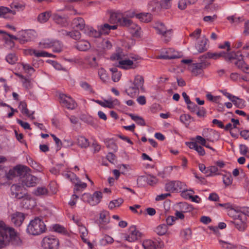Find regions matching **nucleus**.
Wrapping results in <instances>:
<instances>
[{
  "mask_svg": "<svg viewBox=\"0 0 249 249\" xmlns=\"http://www.w3.org/2000/svg\"><path fill=\"white\" fill-rule=\"evenodd\" d=\"M50 18V12H45L39 14L37 17V20L40 23L46 22Z\"/></svg>",
  "mask_w": 249,
  "mask_h": 249,
  "instance_id": "37",
  "label": "nucleus"
},
{
  "mask_svg": "<svg viewBox=\"0 0 249 249\" xmlns=\"http://www.w3.org/2000/svg\"><path fill=\"white\" fill-rule=\"evenodd\" d=\"M46 228L45 225L41 218L36 217L31 220L28 225L27 231L32 235H38L43 232Z\"/></svg>",
  "mask_w": 249,
  "mask_h": 249,
  "instance_id": "2",
  "label": "nucleus"
},
{
  "mask_svg": "<svg viewBox=\"0 0 249 249\" xmlns=\"http://www.w3.org/2000/svg\"><path fill=\"white\" fill-rule=\"evenodd\" d=\"M81 198L83 201L90 205L95 206L100 202L102 198V193L100 191H95L92 195L85 193L82 195Z\"/></svg>",
  "mask_w": 249,
  "mask_h": 249,
  "instance_id": "3",
  "label": "nucleus"
},
{
  "mask_svg": "<svg viewBox=\"0 0 249 249\" xmlns=\"http://www.w3.org/2000/svg\"><path fill=\"white\" fill-rule=\"evenodd\" d=\"M155 28L157 30L158 34L161 35L165 43H167L170 40L172 36V30H168L163 23L160 22H158L156 24Z\"/></svg>",
  "mask_w": 249,
  "mask_h": 249,
  "instance_id": "5",
  "label": "nucleus"
},
{
  "mask_svg": "<svg viewBox=\"0 0 249 249\" xmlns=\"http://www.w3.org/2000/svg\"><path fill=\"white\" fill-rule=\"evenodd\" d=\"M24 171L22 167L17 166L13 169H11L9 171L7 177L9 179H12L15 176H22L24 174Z\"/></svg>",
  "mask_w": 249,
  "mask_h": 249,
  "instance_id": "17",
  "label": "nucleus"
},
{
  "mask_svg": "<svg viewBox=\"0 0 249 249\" xmlns=\"http://www.w3.org/2000/svg\"><path fill=\"white\" fill-rule=\"evenodd\" d=\"M60 103L63 107L69 109H74L77 106L75 101L70 96L63 93L59 94Z\"/></svg>",
  "mask_w": 249,
  "mask_h": 249,
  "instance_id": "8",
  "label": "nucleus"
},
{
  "mask_svg": "<svg viewBox=\"0 0 249 249\" xmlns=\"http://www.w3.org/2000/svg\"><path fill=\"white\" fill-rule=\"evenodd\" d=\"M144 79L142 76L137 75L135 77L132 85L135 87H137L138 88L141 89L142 90H144L143 88Z\"/></svg>",
  "mask_w": 249,
  "mask_h": 249,
  "instance_id": "29",
  "label": "nucleus"
},
{
  "mask_svg": "<svg viewBox=\"0 0 249 249\" xmlns=\"http://www.w3.org/2000/svg\"><path fill=\"white\" fill-rule=\"evenodd\" d=\"M180 207L182 208L181 212L185 213L187 212H190L192 210V207L186 203H180Z\"/></svg>",
  "mask_w": 249,
  "mask_h": 249,
  "instance_id": "50",
  "label": "nucleus"
},
{
  "mask_svg": "<svg viewBox=\"0 0 249 249\" xmlns=\"http://www.w3.org/2000/svg\"><path fill=\"white\" fill-rule=\"evenodd\" d=\"M121 76V73L120 71L115 72L112 74V79L114 82H117L120 80Z\"/></svg>",
  "mask_w": 249,
  "mask_h": 249,
  "instance_id": "63",
  "label": "nucleus"
},
{
  "mask_svg": "<svg viewBox=\"0 0 249 249\" xmlns=\"http://www.w3.org/2000/svg\"><path fill=\"white\" fill-rule=\"evenodd\" d=\"M10 242L15 245H19L21 243V240L15 230L0 221V249L6 246Z\"/></svg>",
  "mask_w": 249,
  "mask_h": 249,
  "instance_id": "1",
  "label": "nucleus"
},
{
  "mask_svg": "<svg viewBox=\"0 0 249 249\" xmlns=\"http://www.w3.org/2000/svg\"><path fill=\"white\" fill-rule=\"evenodd\" d=\"M158 182V179L156 177L149 176L147 179V183L150 185H154Z\"/></svg>",
  "mask_w": 249,
  "mask_h": 249,
  "instance_id": "54",
  "label": "nucleus"
},
{
  "mask_svg": "<svg viewBox=\"0 0 249 249\" xmlns=\"http://www.w3.org/2000/svg\"><path fill=\"white\" fill-rule=\"evenodd\" d=\"M231 54H230V53L225 52H221L219 53H212L208 52L207 53L201 56L200 57V58H212L213 59H217L220 57H223L226 61H228V60H230L231 59L232 57Z\"/></svg>",
  "mask_w": 249,
  "mask_h": 249,
  "instance_id": "11",
  "label": "nucleus"
},
{
  "mask_svg": "<svg viewBox=\"0 0 249 249\" xmlns=\"http://www.w3.org/2000/svg\"><path fill=\"white\" fill-rule=\"evenodd\" d=\"M128 27L135 31V34L136 36H140L139 31L141 30V28L140 27L132 22Z\"/></svg>",
  "mask_w": 249,
  "mask_h": 249,
  "instance_id": "58",
  "label": "nucleus"
},
{
  "mask_svg": "<svg viewBox=\"0 0 249 249\" xmlns=\"http://www.w3.org/2000/svg\"><path fill=\"white\" fill-rule=\"evenodd\" d=\"M77 182H75L74 181L72 182L75 184L74 188V193H78L79 192L82 191L84 189L87 187V184L86 183L81 182L80 180L76 179Z\"/></svg>",
  "mask_w": 249,
  "mask_h": 249,
  "instance_id": "28",
  "label": "nucleus"
},
{
  "mask_svg": "<svg viewBox=\"0 0 249 249\" xmlns=\"http://www.w3.org/2000/svg\"><path fill=\"white\" fill-rule=\"evenodd\" d=\"M136 17L141 21L144 22H149L152 19V15L148 13H143L138 14L136 15Z\"/></svg>",
  "mask_w": 249,
  "mask_h": 249,
  "instance_id": "27",
  "label": "nucleus"
},
{
  "mask_svg": "<svg viewBox=\"0 0 249 249\" xmlns=\"http://www.w3.org/2000/svg\"><path fill=\"white\" fill-rule=\"evenodd\" d=\"M235 98L231 99V101L238 108H242L245 107V102L243 99H240L234 96Z\"/></svg>",
  "mask_w": 249,
  "mask_h": 249,
  "instance_id": "32",
  "label": "nucleus"
},
{
  "mask_svg": "<svg viewBox=\"0 0 249 249\" xmlns=\"http://www.w3.org/2000/svg\"><path fill=\"white\" fill-rule=\"evenodd\" d=\"M196 114L199 117L204 116L206 114V111L203 107H198V109L196 111Z\"/></svg>",
  "mask_w": 249,
  "mask_h": 249,
  "instance_id": "61",
  "label": "nucleus"
},
{
  "mask_svg": "<svg viewBox=\"0 0 249 249\" xmlns=\"http://www.w3.org/2000/svg\"><path fill=\"white\" fill-rule=\"evenodd\" d=\"M208 42V39L203 37L201 40H200L196 46L198 52L200 53L204 52L207 50L206 44Z\"/></svg>",
  "mask_w": 249,
  "mask_h": 249,
  "instance_id": "25",
  "label": "nucleus"
},
{
  "mask_svg": "<svg viewBox=\"0 0 249 249\" xmlns=\"http://www.w3.org/2000/svg\"><path fill=\"white\" fill-rule=\"evenodd\" d=\"M159 57L164 59H172L178 58L179 56L177 52H175L172 49H169L165 54L161 55Z\"/></svg>",
  "mask_w": 249,
  "mask_h": 249,
  "instance_id": "21",
  "label": "nucleus"
},
{
  "mask_svg": "<svg viewBox=\"0 0 249 249\" xmlns=\"http://www.w3.org/2000/svg\"><path fill=\"white\" fill-rule=\"evenodd\" d=\"M96 102L104 107H108L109 108H113L114 107V102H112V101L105 100L104 101H102L97 100Z\"/></svg>",
  "mask_w": 249,
  "mask_h": 249,
  "instance_id": "34",
  "label": "nucleus"
},
{
  "mask_svg": "<svg viewBox=\"0 0 249 249\" xmlns=\"http://www.w3.org/2000/svg\"><path fill=\"white\" fill-rule=\"evenodd\" d=\"M17 122L25 129H31L30 124L28 123L23 122L20 120H18Z\"/></svg>",
  "mask_w": 249,
  "mask_h": 249,
  "instance_id": "60",
  "label": "nucleus"
},
{
  "mask_svg": "<svg viewBox=\"0 0 249 249\" xmlns=\"http://www.w3.org/2000/svg\"><path fill=\"white\" fill-rule=\"evenodd\" d=\"M119 64L121 68L124 69H135L137 67V65L134 64L133 61L129 59L120 60Z\"/></svg>",
  "mask_w": 249,
  "mask_h": 249,
  "instance_id": "22",
  "label": "nucleus"
},
{
  "mask_svg": "<svg viewBox=\"0 0 249 249\" xmlns=\"http://www.w3.org/2000/svg\"><path fill=\"white\" fill-rule=\"evenodd\" d=\"M144 249H156V243L150 239L144 240L142 244Z\"/></svg>",
  "mask_w": 249,
  "mask_h": 249,
  "instance_id": "30",
  "label": "nucleus"
},
{
  "mask_svg": "<svg viewBox=\"0 0 249 249\" xmlns=\"http://www.w3.org/2000/svg\"><path fill=\"white\" fill-rule=\"evenodd\" d=\"M184 187L183 183L179 181H172L165 184L166 191L173 192L174 191L181 192Z\"/></svg>",
  "mask_w": 249,
  "mask_h": 249,
  "instance_id": "13",
  "label": "nucleus"
},
{
  "mask_svg": "<svg viewBox=\"0 0 249 249\" xmlns=\"http://www.w3.org/2000/svg\"><path fill=\"white\" fill-rule=\"evenodd\" d=\"M247 218L244 215H241L234 220L230 221V223L234 225L235 228L239 231H244L247 228Z\"/></svg>",
  "mask_w": 249,
  "mask_h": 249,
  "instance_id": "9",
  "label": "nucleus"
},
{
  "mask_svg": "<svg viewBox=\"0 0 249 249\" xmlns=\"http://www.w3.org/2000/svg\"><path fill=\"white\" fill-rule=\"evenodd\" d=\"M49 191L44 186L38 187L35 189L32 194L38 197H43L49 195Z\"/></svg>",
  "mask_w": 249,
  "mask_h": 249,
  "instance_id": "19",
  "label": "nucleus"
},
{
  "mask_svg": "<svg viewBox=\"0 0 249 249\" xmlns=\"http://www.w3.org/2000/svg\"><path fill=\"white\" fill-rule=\"evenodd\" d=\"M141 236V233L137 230L135 226H132L129 229V234L125 237V239L129 242H134L138 239Z\"/></svg>",
  "mask_w": 249,
  "mask_h": 249,
  "instance_id": "14",
  "label": "nucleus"
},
{
  "mask_svg": "<svg viewBox=\"0 0 249 249\" xmlns=\"http://www.w3.org/2000/svg\"><path fill=\"white\" fill-rule=\"evenodd\" d=\"M87 60L90 66V67H96L98 66V63L96 62V57H89L87 58Z\"/></svg>",
  "mask_w": 249,
  "mask_h": 249,
  "instance_id": "51",
  "label": "nucleus"
},
{
  "mask_svg": "<svg viewBox=\"0 0 249 249\" xmlns=\"http://www.w3.org/2000/svg\"><path fill=\"white\" fill-rule=\"evenodd\" d=\"M24 219L25 215L22 213L16 212L11 214V221L16 226H20Z\"/></svg>",
  "mask_w": 249,
  "mask_h": 249,
  "instance_id": "15",
  "label": "nucleus"
},
{
  "mask_svg": "<svg viewBox=\"0 0 249 249\" xmlns=\"http://www.w3.org/2000/svg\"><path fill=\"white\" fill-rule=\"evenodd\" d=\"M209 65V63L205 62L193 63L190 65L189 69L194 75L197 76L201 74L203 69H206Z\"/></svg>",
  "mask_w": 249,
  "mask_h": 249,
  "instance_id": "12",
  "label": "nucleus"
},
{
  "mask_svg": "<svg viewBox=\"0 0 249 249\" xmlns=\"http://www.w3.org/2000/svg\"><path fill=\"white\" fill-rule=\"evenodd\" d=\"M7 13H11L15 15L16 13L15 10H12L5 7H0V17H5V15Z\"/></svg>",
  "mask_w": 249,
  "mask_h": 249,
  "instance_id": "40",
  "label": "nucleus"
},
{
  "mask_svg": "<svg viewBox=\"0 0 249 249\" xmlns=\"http://www.w3.org/2000/svg\"><path fill=\"white\" fill-rule=\"evenodd\" d=\"M181 234L185 239L188 240L191 236L192 231L190 228H186L181 231Z\"/></svg>",
  "mask_w": 249,
  "mask_h": 249,
  "instance_id": "48",
  "label": "nucleus"
},
{
  "mask_svg": "<svg viewBox=\"0 0 249 249\" xmlns=\"http://www.w3.org/2000/svg\"><path fill=\"white\" fill-rule=\"evenodd\" d=\"M110 222V216L109 212L103 210L100 213L99 218L98 219L99 226L101 228H104V226L109 223Z\"/></svg>",
  "mask_w": 249,
  "mask_h": 249,
  "instance_id": "16",
  "label": "nucleus"
},
{
  "mask_svg": "<svg viewBox=\"0 0 249 249\" xmlns=\"http://www.w3.org/2000/svg\"><path fill=\"white\" fill-rule=\"evenodd\" d=\"M53 18L55 23L58 24H60L62 26H66L68 25L67 19L64 17H62L58 14H53Z\"/></svg>",
  "mask_w": 249,
  "mask_h": 249,
  "instance_id": "24",
  "label": "nucleus"
},
{
  "mask_svg": "<svg viewBox=\"0 0 249 249\" xmlns=\"http://www.w3.org/2000/svg\"><path fill=\"white\" fill-rule=\"evenodd\" d=\"M72 25L74 28L86 31V24L83 18L80 17L74 18L72 21Z\"/></svg>",
  "mask_w": 249,
  "mask_h": 249,
  "instance_id": "18",
  "label": "nucleus"
},
{
  "mask_svg": "<svg viewBox=\"0 0 249 249\" xmlns=\"http://www.w3.org/2000/svg\"><path fill=\"white\" fill-rule=\"evenodd\" d=\"M228 215L232 218L233 220H234L242 214L240 213V211H237L231 207L228 211Z\"/></svg>",
  "mask_w": 249,
  "mask_h": 249,
  "instance_id": "36",
  "label": "nucleus"
},
{
  "mask_svg": "<svg viewBox=\"0 0 249 249\" xmlns=\"http://www.w3.org/2000/svg\"><path fill=\"white\" fill-rule=\"evenodd\" d=\"M20 178V181L23 186H25L28 187L35 186L38 182V178L30 174L25 173L24 171V174Z\"/></svg>",
  "mask_w": 249,
  "mask_h": 249,
  "instance_id": "7",
  "label": "nucleus"
},
{
  "mask_svg": "<svg viewBox=\"0 0 249 249\" xmlns=\"http://www.w3.org/2000/svg\"><path fill=\"white\" fill-rule=\"evenodd\" d=\"M188 4V0H180L178 3V7L181 10H184Z\"/></svg>",
  "mask_w": 249,
  "mask_h": 249,
  "instance_id": "53",
  "label": "nucleus"
},
{
  "mask_svg": "<svg viewBox=\"0 0 249 249\" xmlns=\"http://www.w3.org/2000/svg\"><path fill=\"white\" fill-rule=\"evenodd\" d=\"M79 230L81 234V237L82 238V240L84 242L87 243V240L85 239V237L87 236V235H88V230L84 226H83L80 227Z\"/></svg>",
  "mask_w": 249,
  "mask_h": 249,
  "instance_id": "45",
  "label": "nucleus"
},
{
  "mask_svg": "<svg viewBox=\"0 0 249 249\" xmlns=\"http://www.w3.org/2000/svg\"><path fill=\"white\" fill-rule=\"evenodd\" d=\"M223 181L226 186H229L232 182V178L231 174L224 175L223 178Z\"/></svg>",
  "mask_w": 249,
  "mask_h": 249,
  "instance_id": "44",
  "label": "nucleus"
},
{
  "mask_svg": "<svg viewBox=\"0 0 249 249\" xmlns=\"http://www.w3.org/2000/svg\"><path fill=\"white\" fill-rule=\"evenodd\" d=\"M75 47L79 51H86L90 48V44L86 40H81L76 42Z\"/></svg>",
  "mask_w": 249,
  "mask_h": 249,
  "instance_id": "20",
  "label": "nucleus"
},
{
  "mask_svg": "<svg viewBox=\"0 0 249 249\" xmlns=\"http://www.w3.org/2000/svg\"><path fill=\"white\" fill-rule=\"evenodd\" d=\"M132 22L131 20L125 18H124L122 20L120 21V23L122 25L127 27H128Z\"/></svg>",
  "mask_w": 249,
  "mask_h": 249,
  "instance_id": "62",
  "label": "nucleus"
},
{
  "mask_svg": "<svg viewBox=\"0 0 249 249\" xmlns=\"http://www.w3.org/2000/svg\"><path fill=\"white\" fill-rule=\"evenodd\" d=\"M168 227L165 224L159 225L155 229L156 232L159 235H164L167 231Z\"/></svg>",
  "mask_w": 249,
  "mask_h": 249,
  "instance_id": "35",
  "label": "nucleus"
},
{
  "mask_svg": "<svg viewBox=\"0 0 249 249\" xmlns=\"http://www.w3.org/2000/svg\"><path fill=\"white\" fill-rule=\"evenodd\" d=\"M106 145L107 148L116 152L117 150V146L112 139H109L106 142Z\"/></svg>",
  "mask_w": 249,
  "mask_h": 249,
  "instance_id": "39",
  "label": "nucleus"
},
{
  "mask_svg": "<svg viewBox=\"0 0 249 249\" xmlns=\"http://www.w3.org/2000/svg\"><path fill=\"white\" fill-rule=\"evenodd\" d=\"M52 47L53 48V50L55 52L59 53L62 51L61 44L58 41H53V46Z\"/></svg>",
  "mask_w": 249,
  "mask_h": 249,
  "instance_id": "49",
  "label": "nucleus"
},
{
  "mask_svg": "<svg viewBox=\"0 0 249 249\" xmlns=\"http://www.w3.org/2000/svg\"><path fill=\"white\" fill-rule=\"evenodd\" d=\"M59 241L53 237H45L42 240V246L45 249H57Z\"/></svg>",
  "mask_w": 249,
  "mask_h": 249,
  "instance_id": "10",
  "label": "nucleus"
},
{
  "mask_svg": "<svg viewBox=\"0 0 249 249\" xmlns=\"http://www.w3.org/2000/svg\"><path fill=\"white\" fill-rule=\"evenodd\" d=\"M124 202V200L122 198H119L116 199L111 201L108 204V208L110 210L114 209L115 207H119Z\"/></svg>",
  "mask_w": 249,
  "mask_h": 249,
  "instance_id": "31",
  "label": "nucleus"
},
{
  "mask_svg": "<svg viewBox=\"0 0 249 249\" xmlns=\"http://www.w3.org/2000/svg\"><path fill=\"white\" fill-rule=\"evenodd\" d=\"M53 41H51L49 39H44L39 43V45L41 48H48L52 47L53 46Z\"/></svg>",
  "mask_w": 249,
  "mask_h": 249,
  "instance_id": "42",
  "label": "nucleus"
},
{
  "mask_svg": "<svg viewBox=\"0 0 249 249\" xmlns=\"http://www.w3.org/2000/svg\"><path fill=\"white\" fill-rule=\"evenodd\" d=\"M230 54H231V59L228 60L227 61L232 62L234 60L236 61L234 64L239 69H241L243 71H248L249 67L247 65L243 60L244 56L241 54V52L238 51L237 52H230Z\"/></svg>",
  "mask_w": 249,
  "mask_h": 249,
  "instance_id": "4",
  "label": "nucleus"
},
{
  "mask_svg": "<svg viewBox=\"0 0 249 249\" xmlns=\"http://www.w3.org/2000/svg\"><path fill=\"white\" fill-rule=\"evenodd\" d=\"M125 91L128 96L134 97L139 93V89L132 84Z\"/></svg>",
  "mask_w": 249,
  "mask_h": 249,
  "instance_id": "26",
  "label": "nucleus"
},
{
  "mask_svg": "<svg viewBox=\"0 0 249 249\" xmlns=\"http://www.w3.org/2000/svg\"><path fill=\"white\" fill-rule=\"evenodd\" d=\"M187 104L188 108L192 112H196L197 109H198V106L196 105L195 103L190 101V103H188Z\"/></svg>",
  "mask_w": 249,
  "mask_h": 249,
  "instance_id": "52",
  "label": "nucleus"
},
{
  "mask_svg": "<svg viewBox=\"0 0 249 249\" xmlns=\"http://www.w3.org/2000/svg\"><path fill=\"white\" fill-rule=\"evenodd\" d=\"M18 108L21 110L22 114L30 117L29 111L27 108V104L25 102L21 101L19 103Z\"/></svg>",
  "mask_w": 249,
  "mask_h": 249,
  "instance_id": "38",
  "label": "nucleus"
},
{
  "mask_svg": "<svg viewBox=\"0 0 249 249\" xmlns=\"http://www.w3.org/2000/svg\"><path fill=\"white\" fill-rule=\"evenodd\" d=\"M77 144L82 148H86L89 145L88 140L83 136H79L78 137Z\"/></svg>",
  "mask_w": 249,
  "mask_h": 249,
  "instance_id": "33",
  "label": "nucleus"
},
{
  "mask_svg": "<svg viewBox=\"0 0 249 249\" xmlns=\"http://www.w3.org/2000/svg\"><path fill=\"white\" fill-rule=\"evenodd\" d=\"M171 0H161L160 2V6L164 9H168L171 6L170 1Z\"/></svg>",
  "mask_w": 249,
  "mask_h": 249,
  "instance_id": "56",
  "label": "nucleus"
},
{
  "mask_svg": "<svg viewBox=\"0 0 249 249\" xmlns=\"http://www.w3.org/2000/svg\"><path fill=\"white\" fill-rule=\"evenodd\" d=\"M110 25L106 23L103 25H101L100 30L102 34L107 35L110 32Z\"/></svg>",
  "mask_w": 249,
  "mask_h": 249,
  "instance_id": "46",
  "label": "nucleus"
},
{
  "mask_svg": "<svg viewBox=\"0 0 249 249\" xmlns=\"http://www.w3.org/2000/svg\"><path fill=\"white\" fill-rule=\"evenodd\" d=\"M208 199L211 201H218L219 197L216 193H212L210 195Z\"/></svg>",
  "mask_w": 249,
  "mask_h": 249,
  "instance_id": "64",
  "label": "nucleus"
},
{
  "mask_svg": "<svg viewBox=\"0 0 249 249\" xmlns=\"http://www.w3.org/2000/svg\"><path fill=\"white\" fill-rule=\"evenodd\" d=\"M25 51L26 53L29 54L30 55L34 54L37 57H51V56H52L51 54L49 53H48L44 51L37 52L36 50L33 49H28L26 50Z\"/></svg>",
  "mask_w": 249,
  "mask_h": 249,
  "instance_id": "23",
  "label": "nucleus"
},
{
  "mask_svg": "<svg viewBox=\"0 0 249 249\" xmlns=\"http://www.w3.org/2000/svg\"><path fill=\"white\" fill-rule=\"evenodd\" d=\"M201 33V30L200 29H197L190 35V36L195 39H197L199 37Z\"/></svg>",
  "mask_w": 249,
  "mask_h": 249,
  "instance_id": "57",
  "label": "nucleus"
},
{
  "mask_svg": "<svg viewBox=\"0 0 249 249\" xmlns=\"http://www.w3.org/2000/svg\"><path fill=\"white\" fill-rule=\"evenodd\" d=\"M6 59L7 62L11 64H14L16 63L18 60L17 57L15 53L9 54L6 56Z\"/></svg>",
  "mask_w": 249,
  "mask_h": 249,
  "instance_id": "43",
  "label": "nucleus"
},
{
  "mask_svg": "<svg viewBox=\"0 0 249 249\" xmlns=\"http://www.w3.org/2000/svg\"><path fill=\"white\" fill-rule=\"evenodd\" d=\"M23 187L17 184H13L11 187V194L15 198L23 199V200H30L32 199L31 195L27 193H23Z\"/></svg>",
  "mask_w": 249,
  "mask_h": 249,
  "instance_id": "6",
  "label": "nucleus"
},
{
  "mask_svg": "<svg viewBox=\"0 0 249 249\" xmlns=\"http://www.w3.org/2000/svg\"><path fill=\"white\" fill-rule=\"evenodd\" d=\"M89 32L87 34L90 36L93 37H99L101 36V33L100 30L97 31L92 28L88 29ZM86 33V31L85 32Z\"/></svg>",
  "mask_w": 249,
  "mask_h": 249,
  "instance_id": "41",
  "label": "nucleus"
},
{
  "mask_svg": "<svg viewBox=\"0 0 249 249\" xmlns=\"http://www.w3.org/2000/svg\"><path fill=\"white\" fill-rule=\"evenodd\" d=\"M240 152L243 155H246L248 152V147L245 144H241L239 145Z\"/></svg>",
  "mask_w": 249,
  "mask_h": 249,
  "instance_id": "59",
  "label": "nucleus"
},
{
  "mask_svg": "<svg viewBox=\"0 0 249 249\" xmlns=\"http://www.w3.org/2000/svg\"><path fill=\"white\" fill-rule=\"evenodd\" d=\"M53 229L54 231L59 233H64L65 231V228L58 224H55L53 225Z\"/></svg>",
  "mask_w": 249,
  "mask_h": 249,
  "instance_id": "55",
  "label": "nucleus"
},
{
  "mask_svg": "<svg viewBox=\"0 0 249 249\" xmlns=\"http://www.w3.org/2000/svg\"><path fill=\"white\" fill-rule=\"evenodd\" d=\"M70 36L74 40H79L81 37V33L77 30L70 32Z\"/></svg>",
  "mask_w": 249,
  "mask_h": 249,
  "instance_id": "47",
  "label": "nucleus"
}]
</instances>
